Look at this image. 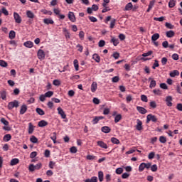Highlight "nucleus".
I'll list each match as a JSON object with an SVG mask.
<instances>
[{
	"label": "nucleus",
	"mask_w": 182,
	"mask_h": 182,
	"mask_svg": "<svg viewBox=\"0 0 182 182\" xmlns=\"http://www.w3.org/2000/svg\"><path fill=\"white\" fill-rule=\"evenodd\" d=\"M42 168V163H38L36 165H33V164H31L28 166V170L31 173L33 171H35V170H41Z\"/></svg>",
	"instance_id": "1"
},
{
	"label": "nucleus",
	"mask_w": 182,
	"mask_h": 182,
	"mask_svg": "<svg viewBox=\"0 0 182 182\" xmlns=\"http://www.w3.org/2000/svg\"><path fill=\"white\" fill-rule=\"evenodd\" d=\"M1 123L4 124V127H3V130H6L7 132L11 130V127H9V122H8L5 118L1 119Z\"/></svg>",
	"instance_id": "2"
},
{
	"label": "nucleus",
	"mask_w": 182,
	"mask_h": 182,
	"mask_svg": "<svg viewBox=\"0 0 182 182\" xmlns=\"http://www.w3.org/2000/svg\"><path fill=\"white\" fill-rule=\"evenodd\" d=\"M14 107H19V102H18L17 100H14L9 102L8 104L9 110H12Z\"/></svg>",
	"instance_id": "3"
},
{
	"label": "nucleus",
	"mask_w": 182,
	"mask_h": 182,
	"mask_svg": "<svg viewBox=\"0 0 182 182\" xmlns=\"http://www.w3.org/2000/svg\"><path fill=\"white\" fill-rule=\"evenodd\" d=\"M150 122H154V123H156V122H157V117L151 114H148L146 116V123H150Z\"/></svg>",
	"instance_id": "4"
},
{
	"label": "nucleus",
	"mask_w": 182,
	"mask_h": 182,
	"mask_svg": "<svg viewBox=\"0 0 182 182\" xmlns=\"http://www.w3.org/2000/svg\"><path fill=\"white\" fill-rule=\"evenodd\" d=\"M153 55V51L149 50L147 53H144L142 54L143 58H141V60L146 62V60H150L151 58H147V56H151Z\"/></svg>",
	"instance_id": "5"
},
{
	"label": "nucleus",
	"mask_w": 182,
	"mask_h": 182,
	"mask_svg": "<svg viewBox=\"0 0 182 182\" xmlns=\"http://www.w3.org/2000/svg\"><path fill=\"white\" fill-rule=\"evenodd\" d=\"M105 119V117L103 116H95L93 117V119L92 120V124H97L100 120H103Z\"/></svg>",
	"instance_id": "6"
},
{
	"label": "nucleus",
	"mask_w": 182,
	"mask_h": 182,
	"mask_svg": "<svg viewBox=\"0 0 182 182\" xmlns=\"http://www.w3.org/2000/svg\"><path fill=\"white\" fill-rule=\"evenodd\" d=\"M165 102H166V106H168V107H171V106H173V97L171 96H167L166 97V100Z\"/></svg>",
	"instance_id": "7"
},
{
	"label": "nucleus",
	"mask_w": 182,
	"mask_h": 182,
	"mask_svg": "<svg viewBox=\"0 0 182 182\" xmlns=\"http://www.w3.org/2000/svg\"><path fill=\"white\" fill-rule=\"evenodd\" d=\"M14 18L16 23H21V22H22V18L21 17V16H19V14L14 12Z\"/></svg>",
	"instance_id": "8"
},
{
	"label": "nucleus",
	"mask_w": 182,
	"mask_h": 182,
	"mask_svg": "<svg viewBox=\"0 0 182 182\" xmlns=\"http://www.w3.org/2000/svg\"><path fill=\"white\" fill-rule=\"evenodd\" d=\"M45 51H43V50H38V53H37V56L38 58V59L42 60V59H45Z\"/></svg>",
	"instance_id": "9"
},
{
	"label": "nucleus",
	"mask_w": 182,
	"mask_h": 182,
	"mask_svg": "<svg viewBox=\"0 0 182 182\" xmlns=\"http://www.w3.org/2000/svg\"><path fill=\"white\" fill-rule=\"evenodd\" d=\"M136 122H137V124L136 126V130H139V132H140V130H143V122H141V120L137 119Z\"/></svg>",
	"instance_id": "10"
},
{
	"label": "nucleus",
	"mask_w": 182,
	"mask_h": 182,
	"mask_svg": "<svg viewBox=\"0 0 182 182\" xmlns=\"http://www.w3.org/2000/svg\"><path fill=\"white\" fill-rule=\"evenodd\" d=\"M68 18L70 21H71V22H76V17L75 16L74 12L70 11L68 13Z\"/></svg>",
	"instance_id": "11"
},
{
	"label": "nucleus",
	"mask_w": 182,
	"mask_h": 182,
	"mask_svg": "<svg viewBox=\"0 0 182 182\" xmlns=\"http://www.w3.org/2000/svg\"><path fill=\"white\" fill-rule=\"evenodd\" d=\"M57 110L58 112V114H60L63 119H66V114H65V111H63L60 107H59Z\"/></svg>",
	"instance_id": "12"
},
{
	"label": "nucleus",
	"mask_w": 182,
	"mask_h": 182,
	"mask_svg": "<svg viewBox=\"0 0 182 182\" xmlns=\"http://www.w3.org/2000/svg\"><path fill=\"white\" fill-rule=\"evenodd\" d=\"M136 110H138L139 113H141V114H146V113H147V109L143 107H136Z\"/></svg>",
	"instance_id": "13"
},
{
	"label": "nucleus",
	"mask_w": 182,
	"mask_h": 182,
	"mask_svg": "<svg viewBox=\"0 0 182 182\" xmlns=\"http://www.w3.org/2000/svg\"><path fill=\"white\" fill-rule=\"evenodd\" d=\"M171 77H176V76H180V72L177 70H174L169 73Z\"/></svg>",
	"instance_id": "14"
},
{
	"label": "nucleus",
	"mask_w": 182,
	"mask_h": 182,
	"mask_svg": "<svg viewBox=\"0 0 182 182\" xmlns=\"http://www.w3.org/2000/svg\"><path fill=\"white\" fill-rule=\"evenodd\" d=\"M101 131L102 132V133H110V132H112V129H110V127H107V126H105L102 127L101 128Z\"/></svg>",
	"instance_id": "15"
},
{
	"label": "nucleus",
	"mask_w": 182,
	"mask_h": 182,
	"mask_svg": "<svg viewBox=\"0 0 182 182\" xmlns=\"http://www.w3.org/2000/svg\"><path fill=\"white\" fill-rule=\"evenodd\" d=\"M27 110H28V107L26 106V105H23L21 107L20 114H25Z\"/></svg>",
	"instance_id": "16"
},
{
	"label": "nucleus",
	"mask_w": 182,
	"mask_h": 182,
	"mask_svg": "<svg viewBox=\"0 0 182 182\" xmlns=\"http://www.w3.org/2000/svg\"><path fill=\"white\" fill-rule=\"evenodd\" d=\"M43 23H46V25H53V23H55V21H53L52 18H44Z\"/></svg>",
	"instance_id": "17"
},
{
	"label": "nucleus",
	"mask_w": 182,
	"mask_h": 182,
	"mask_svg": "<svg viewBox=\"0 0 182 182\" xmlns=\"http://www.w3.org/2000/svg\"><path fill=\"white\" fill-rule=\"evenodd\" d=\"M97 146H100V147H102V149H107V144H106V143H105L102 141H98L97 142Z\"/></svg>",
	"instance_id": "18"
},
{
	"label": "nucleus",
	"mask_w": 182,
	"mask_h": 182,
	"mask_svg": "<svg viewBox=\"0 0 182 182\" xmlns=\"http://www.w3.org/2000/svg\"><path fill=\"white\" fill-rule=\"evenodd\" d=\"M96 90H97V82H93L91 85V92H92V93H95Z\"/></svg>",
	"instance_id": "19"
},
{
	"label": "nucleus",
	"mask_w": 182,
	"mask_h": 182,
	"mask_svg": "<svg viewBox=\"0 0 182 182\" xmlns=\"http://www.w3.org/2000/svg\"><path fill=\"white\" fill-rule=\"evenodd\" d=\"M33 130H35V126L30 122L28 124V134H32V133H33Z\"/></svg>",
	"instance_id": "20"
},
{
	"label": "nucleus",
	"mask_w": 182,
	"mask_h": 182,
	"mask_svg": "<svg viewBox=\"0 0 182 182\" xmlns=\"http://www.w3.org/2000/svg\"><path fill=\"white\" fill-rule=\"evenodd\" d=\"M26 16L30 19H33V18H35V14L31 11L28 10L26 11Z\"/></svg>",
	"instance_id": "21"
},
{
	"label": "nucleus",
	"mask_w": 182,
	"mask_h": 182,
	"mask_svg": "<svg viewBox=\"0 0 182 182\" xmlns=\"http://www.w3.org/2000/svg\"><path fill=\"white\" fill-rule=\"evenodd\" d=\"M48 122L45 120H41L38 122V127H45L46 126H48Z\"/></svg>",
	"instance_id": "22"
},
{
	"label": "nucleus",
	"mask_w": 182,
	"mask_h": 182,
	"mask_svg": "<svg viewBox=\"0 0 182 182\" xmlns=\"http://www.w3.org/2000/svg\"><path fill=\"white\" fill-rule=\"evenodd\" d=\"M132 9H133V4L129 2L125 6L124 11H132Z\"/></svg>",
	"instance_id": "23"
},
{
	"label": "nucleus",
	"mask_w": 182,
	"mask_h": 182,
	"mask_svg": "<svg viewBox=\"0 0 182 182\" xmlns=\"http://www.w3.org/2000/svg\"><path fill=\"white\" fill-rule=\"evenodd\" d=\"M104 177H105V174L103 173V171H100L98 172V178H99V181L102 182L104 180Z\"/></svg>",
	"instance_id": "24"
},
{
	"label": "nucleus",
	"mask_w": 182,
	"mask_h": 182,
	"mask_svg": "<svg viewBox=\"0 0 182 182\" xmlns=\"http://www.w3.org/2000/svg\"><path fill=\"white\" fill-rule=\"evenodd\" d=\"M166 35L167 38H173L176 35V33L173 31H166Z\"/></svg>",
	"instance_id": "25"
},
{
	"label": "nucleus",
	"mask_w": 182,
	"mask_h": 182,
	"mask_svg": "<svg viewBox=\"0 0 182 182\" xmlns=\"http://www.w3.org/2000/svg\"><path fill=\"white\" fill-rule=\"evenodd\" d=\"M11 139H12V136L10 134H7L4 135L3 140L4 141L8 142L11 140Z\"/></svg>",
	"instance_id": "26"
},
{
	"label": "nucleus",
	"mask_w": 182,
	"mask_h": 182,
	"mask_svg": "<svg viewBox=\"0 0 182 182\" xmlns=\"http://www.w3.org/2000/svg\"><path fill=\"white\" fill-rule=\"evenodd\" d=\"M0 95L3 100H6V90L0 91Z\"/></svg>",
	"instance_id": "27"
},
{
	"label": "nucleus",
	"mask_w": 182,
	"mask_h": 182,
	"mask_svg": "<svg viewBox=\"0 0 182 182\" xmlns=\"http://www.w3.org/2000/svg\"><path fill=\"white\" fill-rule=\"evenodd\" d=\"M50 138L53 140L54 144H56V132L50 134Z\"/></svg>",
	"instance_id": "28"
},
{
	"label": "nucleus",
	"mask_w": 182,
	"mask_h": 182,
	"mask_svg": "<svg viewBox=\"0 0 182 182\" xmlns=\"http://www.w3.org/2000/svg\"><path fill=\"white\" fill-rule=\"evenodd\" d=\"M24 46H26V48H33V43L32 41H26L24 43Z\"/></svg>",
	"instance_id": "29"
},
{
	"label": "nucleus",
	"mask_w": 182,
	"mask_h": 182,
	"mask_svg": "<svg viewBox=\"0 0 182 182\" xmlns=\"http://www.w3.org/2000/svg\"><path fill=\"white\" fill-rule=\"evenodd\" d=\"M92 59H94V60H95V62H97V63H100V56H99L97 54L95 53L92 55Z\"/></svg>",
	"instance_id": "30"
},
{
	"label": "nucleus",
	"mask_w": 182,
	"mask_h": 182,
	"mask_svg": "<svg viewBox=\"0 0 182 182\" xmlns=\"http://www.w3.org/2000/svg\"><path fill=\"white\" fill-rule=\"evenodd\" d=\"M160 38V34L159 33H154V35H152L151 36V41L153 42H156V41H157V39H159Z\"/></svg>",
	"instance_id": "31"
},
{
	"label": "nucleus",
	"mask_w": 182,
	"mask_h": 182,
	"mask_svg": "<svg viewBox=\"0 0 182 182\" xmlns=\"http://www.w3.org/2000/svg\"><path fill=\"white\" fill-rule=\"evenodd\" d=\"M18 163H19V159H13L11 161V166H16V164H18Z\"/></svg>",
	"instance_id": "32"
},
{
	"label": "nucleus",
	"mask_w": 182,
	"mask_h": 182,
	"mask_svg": "<svg viewBox=\"0 0 182 182\" xmlns=\"http://www.w3.org/2000/svg\"><path fill=\"white\" fill-rule=\"evenodd\" d=\"M122 120V114H118L114 117V123H119Z\"/></svg>",
	"instance_id": "33"
},
{
	"label": "nucleus",
	"mask_w": 182,
	"mask_h": 182,
	"mask_svg": "<svg viewBox=\"0 0 182 182\" xmlns=\"http://www.w3.org/2000/svg\"><path fill=\"white\" fill-rule=\"evenodd\" d=\"M154 3H155L154 1H150L149 7H148V9L146 10V12H150V11H151L153 6H154Z\"/></svg>",
	"instance_id": "34"
},
{
	"label": "nucleus",
	"mask_w": 182,
	"mask_h": 182,
	"mask_svg": "<svg viewBox=\"0 0 182 182\" xmlns=\"http://www.w3.org/2000/svg\"><path fill=\"white\" fill-rule=\"evenodd\" d=\"M85 182H97V178L92 176L91 178L86 179Z\"/></svg>",
	"instance_id": "35"
},
{
	"label": "nucleus",
	"mask_w": 182,
	"mask_h": 182,
	"mask_svg": "<svg viewBox=\"0 0 182 182\" xmlns=\"http://www.w3.org/2000/svg\"><path fill=\"white\" fill-rule=\"evenodd\" d=\"M36 112L38 114H40V116H43L45 114V111L41 108H36Z\"/></svg>",
	"instance_id": "36"
},
{
	"label": "nucleus",
	"mask_w": 182,
	"mask_h": 182,
	"mask_svg": "<svg viewBox=\"0 0 182 182\" xmlns=\"http://www.w3.org/2000/svg\"><path fill=\"white\" fill-rule=\"evenodd\" d=\"M111 43H113L114 46H117V45L119 43V39L112 38L111 39Z\"/></svg>",
	"instance_id": "37"
},
{
	"label": "nucleus",
	"mask_w": 182,
	"mask_h": 182,
	"mask_svg": "<svg viewBox=\"0 0 182 182\" xmlns=\"http://www.w3.org/2000/svg\"><path fill=\"white\" fill-rule=\"evenodd\" d=\"M15 36H16V33L14 31H11L9 34V38L15 39Z\"/></svg>",
	"instance_id": "38"
},
{
	"label": "nucleus",
	"mask_w": 182,
	"mask_h": 182,
	"mask_svg": "<svg viewBox=\"0 0 182 182\" xmlns=\"http://www.w3.org/2000/svg\"><path fill=\"white\" fill-rule=\"evenodd\" d=\"M111 141L113 143V144H120V141L115 137H112Z\"/></svg>",
	"instance_id": "39"
},
{
	"label": "nucleus",
	"mask_w": 182,
	"mask_h": 182,
	"mask_svg": "<svg viewBox=\"0 0 182 182\" xmlns=\"http://www.w3.org/2000/svg\"><path fill=\"white\" fill-rule=\"evenodd\" d=\"M73 63L74 68L75 70L77 72V70H79V61H77V60H74Z\"/></svg>",
	"instance_id": "40"
},
{
	"label": "nucleus",
	"mask_w": 182,
	"mask_h": 182,
	"mask_svg": "<svg viewBox=\"0 0 182 182\" xmlns=\"http://www.w3.org/2000/svg\"><path fill=\"white\" fill-rule=\"evenodd\" d=\"M169 8H174L176 6V0H170L168 2Z\"/></svg>",
	"instance_id": "41"
},
{
	"label": "nucleus",
	"mask_w": 182,
	"mask_h": 182,
	"mask_svg": "<svg viewBox=\"0 0 182 182\" xmlns=\"http://www.w3.org/2000/svg\"><path fill=\"white\" fill-rule=\"evenodd\" d=\"M157 85V83L156 82V80H151L150 85H149V87L150 89H153L154 88V87Z\"/></svg>",
	"instance_id": "42"
},
{
	"label": "nucleus",
	"mask_w": 182,
	"mask_h": 182,
	"mask_svg": "<svg viewBox=\"0 0 182 182\" xmlns=\"http://www.w3.org/2000/svg\"><path fill=\"white\" fill-rule=\"evenodd\" d=\"M159 141H160V143H163V144L166 143L167 138H166V136H161L159 137Z\"/></svg>",
	"instance_id": "43"
},
{
	"label": "nucleus",
	"mask_w": 182,
	"mask_h": 182,
	"mask_svg": "<svg viewBox=\"0 0 182 182\" xmlns=\"http://www.w3.org/2000/svg\"><path fill=\"white\" fill-rule=\"evenodd\" d=\"M144 168H146V166L144 165V163H141L139 166V171L141 173V171H144Z\"/></svg>",
	"instance_id": "44"
},
{
	"label": "nucleus",
	"mask_w": 182,
	"mask_h": 182,
	"mask_svg": "<svg viewBox=\"0 0 182 182\" xmlns=\"http://www.w3.org/2000/svg\"><path fill=\"white\" fill-rule=\"evenodd\" d=\"M0 66L2 68H6V66H8V63L4 60H0Z\"/></svg>",
	"instance_id": "45"
},
{
	"label": "nucleus",
	"mask_w": 182,
	"mask_h": 182,
	"mask_svg": "<svg viewBox=\"0 0 182 182\" xmlns=\"http://www.w3.org/2000/svg\"><path fill=\"white\" fill-rule=\"evenodd\" d=\"M154 156H156V153L154 151H152L149 154L148 159L149 160H153V159H154Z\"/></svg>",
	"instance_id": "46"
},
{
	"label": "nucleus",
	"mask_w": 182,
	"mask_h": 182,
	"mask_svg": "<svg viewBox=\"0 0 182 182\" xmlns=\"http://www.w3.org/2000/svg\"><path fill=\"white\" fill-rule=\"evenodd\" d=\"M153 93H154V95H156V96H161V90H160L159 89L154 90Z\"/></svg>",
	"instance_id": "47"
},
{
	"label": "nucleus",
	"mask_w": 182,
	"mask_h": 182,
	"mask_svg": "<svg viewBox=\"0 0 182 182\" xmlns=\"http://www.w3.org/2000/svg\"><path fill=\"white\" fill-rule=\"evenodd\" d=\"M1 14H4V15H5L6 16H8V15H9V12L8 11V10H6L5 7H3L1 9Z\"/></svg>",
	"instance_id": "48"
},
{
	"label": "nucleus",
	"mask_w": 182,
	"mask_h": 182,
	"mask_svg": "<svg viewBox=\"0 0 182 182\" xmlns=\"http://www.w3.org/2000/svg\"><path fill=\"white\" fill-rule=\"evenodd\" d=\"M30 141H31V143H38V138H36L35 136H31L30 138Z\"/></svg>",
	"instance_id": "49"
},
{
	"label": "nucleus",
	"mask_w": 182,
	"mask_h": 182,
	"mask_svg": "<svg viewBox=\"0 0 182 182\" xmlns=\"http://www.w3.org/2000/svg\"><path fill=\"white\" fill-rule=\"evenodd\" d=\"M44 95L46 97H52V96H53V91H48Z\"/></svg>",
	"instance_id": "50"
},
{
	"label": "nucleus",
	"mask_w": 182,
	"mask_h": 182,
	"mask_svg": "<svg viewBox=\"0 0 182 182\" xmlns=\"http://www.w3.org/2000/svg\"><path fill=\"white\" fill-rule=\"evenodd\" d=\"M105 45H106V41H105L104 40H101L98 43V46L100 48H103V46H105Z\"/></svg>",
	"instance_id": "51"
},
{
	"label": "nucleus",
	"mask_w": 182,
	"mask_h": 182,
	"mask_svg": "<svg viewBox=\"0 0 182 182\" xmlns=\"http://www.w3.org/2000/svg\"><path fill=\"white\" fill-rule=\"evenodd\" d=\"M41 12L43 13L44 15H52V11L46 9L41 10Z\"/></svg>",
	"instance_id": "52"
},
{
	"label": "nucleus",
	"mask_w": 182,
	"mask_h": 182,
	"mask_svg": "<svg viewBox=\"0 0 182 182\" xmlns=\"http://www.w3.org/2000/svg\"><path fill=\"white\" fill-rule=\"evenodd\" d=\"M141 100H142V102H145V103H147L149 102V100L147 99V96L144 95H141Z\"/></svg>",
	"instance_id": "53"
},
{
	"label": "nucleus",
	"mask_w": 182,
	"mask_h": 182,
	"mask_svg": "<svg viewBox=\"0 0 182 182\" xmlns=\"http://www.w3.org/2000/svg\"><path fill=\"white\" fill-rule=\"evenodd\" d=\"M119 80H120V77H119V76L113 77L112 79V82H113V83H117Z\"/></svg>",
	"instance_id": "54"
},
{
	"label": "nucleus",
	"mask_w": 182,
	"mask_h": 182,
	"mask_svg": "<svg viewBox=\"0 0 182 182\" xmlns=\"http://www.w3.org/2000/svg\"><path fill=\"white\" fill-rule=\"evenodd\" d=\"M160 66V64H159V60H155L154 63L152 66V69H156V68H159Z\"/></svg>",
	"instance_id": "55"
},
{
	"label": "nucleus",
	"mask_w": 182,
	"mask_h": 182,
	"mask_svg": "<svg viewBox=\"0 0 182 182\" xmlns=\"http://www.w3.org/2000/svg\"><path fill=\"white\" fill-rule=\"evenodd\" d=\"M149 106L152 107V109H156V107H157V104L155 102V101H151L149 103Z\"/></svg>",
	"instance_id": "56"
},
{
	"label": "nucleus",
	"mask_w": 182,
	"mask_h": 182,
	"mask_svg": "<svg viewBox=\"0 0 182 182\" xmlns=\"http://www.w3.org/2000/svg\"><path fill=\"white\" fill-rule=\"evenodd\" d=\"M114 25H116V19L114 18V19H112V20L111 21L109 28H110L111 29H113V28H114Z\"/></svg>",
	"instance_id": "57"
},
{
	"label": "nucleus",
	"mask_w": 182,
	"mask_h": 182,
	"mask_svg": "<svg viewBox=\"0 0 182 182\" xmlns=\"http://www.w3.org/2000/svg\"><path fill=\"white\" fill-rule=\"evenodd\" d=\"M53 85H54V86H60V80H54L53 82Z\"/></svg>",
	"instance_id": "58"
},
{
	"label": "nucleus",
	"mask_w": 182,
	"mask_h": 182,
	"mask_svg": "<svg viewBox=\"0 0 182 182\" xmlns=\"http://www.w3.org/2000/svg\"><path fill=\"white\" fill-rule=\"evenodd\" d=\"M154 21H158L159 22H163V21H164V16H161V17H154Z\"/></svg>",
	"instance_id": "59"
},
{
	"label": "nucleus",
	"mask_w": 182,
	"mask_h": 182,
	"mask_svg": "<svg viewBox=\"0 0 182 182\" xmlns=\"http://www.w3.org/2000/svg\"><path fill=\"white\" fill-rule=\"evenodd\" d=\"M127 103H130L132 102V100H133V97H132L131 95H129L127 96Z\"/></svg>",
	"instance_id": "60"
},
{
	"label": "nucleus",
	"mask_w": 182,
	"mask_h": 182,
	"mask_svg": "<svg viewBox=\"0 0 182 182\" xmlns=\"http://www.w3.org/2000/svg\"><path fill=\"white\" fill-rule=\"evenodd\" d=\"M105 180L107 182H109V181H112V175L110 174H107L105 176Z\"/></svg>",
	"instance_id": "61"
},
{
	"label": "nucleus",
	"mask_w": 182,
	"mask_h": 182,
	"mask_svg": "<svg viewBox=\"0 0 182 182\" xmlns=\"http://www.w3.org/2000/svg\"><path fill=\"white\" fill-rule=\"evenodd\" d=\"M115 173L117 174H122L123 173V168H118L116 169Z\"/></svg>",
	"instance_id": "62"
},
{
	"label": "nucleus",
	"mask_w": 182,
	"mask_h": 182,
	"mask_svg": "<svg viewBox=\"0 0 182 182\" xmlns=\"http://www.w3.org/2000/svg\"><path fill=\"white\" fill-rule=\"evenodd\" d=\"M157 168H157V165L156 164L152 165L151 166V171L156 172V171H157Z\"/></svg>",
	"instance_id": "63"
},
{
	"label": "nucleus",
	"mask_w": 182,
	"mask_h": 182,
	"mask_svg": "<svg viewBox=\"0 0 182 182\" xmlns=\"http://www.w3.org/2000/svg\"><path fill=\"white\" fill-rule=\"evenodd\" d=\"M176 109L177 110H178L179 112H182V104L181 103H178L176 105Z\"/></svg>",
	"instance_id": "64"
}]
</instances>
